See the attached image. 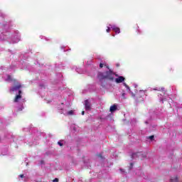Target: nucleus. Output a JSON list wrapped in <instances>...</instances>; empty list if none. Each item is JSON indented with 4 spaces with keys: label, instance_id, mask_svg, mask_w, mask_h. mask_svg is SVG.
<instances>
[{
    "label": "nucleus",
    "instance_id": "obj_1",
    "mask_svg": "<svg viewBox=\"0 0 182 182\" xmlns=\"http://www.w3.org/2000/svg\"><path fill=\"white\" fill-rule=\"evenodd\" d=\"M97 77L100 81L107 79L108 80L113 82V80H114V73L110 70L107 71L105 73H98Z\"/></svg>",
    "mask_w": 182,
    "mask_h": 182
},
{
    "label": "nucleus",
    "instance_id": "obj_16",
    "mask_svg": "<svg viewBox=\"0 0 182 182\" xmlns=\"http://www.w3.org/2000/svg\"><path fill=\"white\" fill-rule=\"evenodd\" d=\"M97 156H98L100 159H105V158H103V156H102L101 154H98Z\"/></svg>",
    "mask_w": 182,
    "mask_h": 182
},
{
    "label": "nucleus",
    "instance_id": "obj_10",
    "mask_svg": "<svg viewBox=\"0 0 182 182\" xmlns=\"http://www.w3.org/2000/svg\"><path fill=\"white\" fill-rule=\"evenodd\" d=\"M68 114H69L70 116H71L72 114H73V110H70V111L68 112Z\"/></svg>",
    "mask_w": 182,
    "mask_h": 182
},
{
    "label": "nucleus",
    "instance_id": "obj_3",
    "mask_svg": "<svg viewBox=\"0 0 182 182\" xmlns=\"http://www.w3.org/2000/svg\"><path fill=\"white\" fill-rule=\"evenodd\" d=\"M132 97L134 99L135 103H140L143 102V96L139 92H136V94L132 93Z\"/></svg>",
    "mask_w": 182,
    "mask_h": 182
},
{
    "label": "nucleus",
    "instance_id": "obj_13",
    "mask_svg": "<svg viewBox=\"0 0 182 182\" xmlns=\"http://www.w3.org/2000/svg\"><path fill=\"white\" fill-rule=\"evenodd\" d=\"M124 86H125V87H127V89H130V87H129V85H127V84L124 83Z\"/></svg>",
    "mask_w": 182,
    "mask_h": 182
},
{
    "label": "nucleus",
    "instance_id": "obj_15",
    "mask_svg": "<svg viewBox=\"0 0 182 182\" xmlns=\"http://www.w3.org/2000/svg\"><path fill=\"white\" fill-rule=\"evenodd\" d=\"M58 144L62 147L63 146V144H62L60 141L58 142Z\"/></svg>",
    "mask_w": 182,
    "mask_h": 182
},
{
    "label": "nucleus",
    "instance_id": "obj_9",
    "mask_svg": "<svg viewBox=\"0 0 182 182\" xmlns=\"http://www.w3.org/2000/svg\"><path fill=\"white\" fill-rule=\"evenodd\" d=\"M178 178L177 177L171 178L170 182H178Z\"/></svg>",
    "mask_w": 182,
    "mask_h": 182
},
{
    "label": "nucleus",
    "instance_id": "obj_22",
    "mask_svg": "<svg viewBox=\"0 0 182 182\" xmlns=\"http://www.w3.org/2000/svg\"><path fill=\"white\" fill-rule=\"evenodd\" d=\"M107 68L109 69V66H107Z\"/></svg>",
    "mask_w": 182,
    "mask_h": 182
},
{
    "label": "nucleus",
    "instance_id": "obj_4",
    "mask_svg": "<svg viewBox=\"0 0 182 182\" xmlns=\"http://www.w3.org/2000/svg\"><path fill=\"white\" fill-rule=\"evenodd\" d=\"M22 90H18V94L16 95L14 102V103H18V102H19V100H21V99H22Z\"/></svg>",
    "mask_w": 182,
    "mask_h": 182
},
{
    "label": "nucleus",
    "instance_id": "obj_17",
    "mask_svg": "<svg viewBox=\"0 0 182 182\" xmlns=\"http://www.w3.org/2000/svg\"><path fill=\"white\" fill-rule=\"evenodd\" d=\"M19 177H21V178H23V177H25V176H23V174H21V175H19Z\"/></svg>",
    "mask_w": 182,
    "mask_h": 182
},
{
    "label": "nucleus",
    "instance_id": "obj_20",
    "mask_svg": "<svg viewBox=\"0 0 182 182\" xmlns=\"http://www.w3.org/2000/svg\"><path fill=\"white\" fill-rule=\"evenodd\" d=\"M82 116L85 114V111L82 112Z\"/></svg>",
    "mask_w": 182,
    "mask_h": 182
},
{
    "label": "nucleus",
    "instance_id": "obj_8",
    "mask_svg": "<svg viewBox=\"0 0 182 182\" xmlns=\"http://www.w3.org/2000/svg\"><path fill=\"white\" fill-rule=\"evenodd\" d=\"M112 30L115 32V33H120V28L119 27H113Z\"/></svg>",
    "mask_w": 182,
    "mask_h": 182
},
{
    "label": "nucleus",
    "instance_id": "obj_7",
    "mask_svg": "<svg viewBox=\"0 0 182 182\" xmlns=\"http://www.w3.org/2000/svg\"><path fill=\"white\" fill-rule=\"evenodd\" d=\"M116 110H117V105H116L115 104L111 106L109 108V112H111V113H113V112H116Z\"/></svg>",
    "mask_w": 182,
    "mask_h": 182
},
{
    "label": "nucleus",
    "instance_id": "obj_21",
    "mask_svg": "<svg viewBox=\"0 0 182 182\" xmlns=\"http://www.w3.org/2000/svg\"><path fill=\"white\" fill-rule=\"evenodd\" d=\"M131 167H133V164H131Z\"/></svg>",
    "mask_w": 182,
    "mask_h": 182
},
{
    "label": "nucleus",
    "instance_id": "obj_11",
    "mask_svg": "<svg viewBox=\"0 0 182 182\" xmlns=\"http://www.w3.org/2000/svg\"><path fill=\"white\" fill-rule=\"evenodd\" d=\"M149 139L150 140H154V136H153V135L149 136Z\"/></svg>",
    "mask_w": 182,
    "mask_h": 182
},
{
    "label": "nucleus",
    "instance_id": "obj_19",
    "mask_svg": "<svg viewBox=\"0 0 182 182\" xmlns=\"http://www.w3.org/2000/svg\"><path fill=\"white\" fill-rule=\"evenodd\" d=\"M106 31H107V32H108V33L110 32V28L108 27Z\"/></svg>",
    "mask_w": 182,
    "mask_h": 182
},
{
    "label": "nucleus",
    "instance_id": "obj_2",
    "mask_svg": "<svg viewBox=\"0 0 182 182\" xmlns=\"http://www.w3.org/2000/svg\"><path fill=\"white\" fill-rule=\"evenodd\" d=\"M7 80L14 82V85L10 88L11 92H16V90H19L22 87V84L18 82V80L13 79L10 75H7Z\"/></svg>",
    "mask_w": 182,
    "mask_h": 182
},
{
    "label": "nucleus",
    "instance_id": "obj_18",
    "mask_svg": "<svg viewBox=\"0 0 182 182\" xmlns=\"http://www.w3.org/2000/svg\"><path fill=\"white\" fill-rule=\"evenodd\" d=\"M100 68H103V63H100Z\"/></svg>",
    "mask_w": 182,
    "mask_h": 182
},
{
    "label": "nucleus",
    "instance_id": "obj_12",
    "mask_svg": "<svg viewBox=\"0 0 182 182\" xmlns=\"http://www.w3.org/2000/svg\"><path fill=\"white\" fill-rule=\"evenodd\" d=\"M53 182H59V178H55L54 180H53Z\"/></svg>",
    "mask_w": 182,
    "mask_h": 182
},
{
    "label": "nucleus",
    "instance_id": "obj_6",
    "mask_svg": "<svg viewBox=\"0 0 182 182\" xmlns=\"http://www.w3.org/2000/svg\"><path fill=\"white\" fill-rule=\"evenodd\" d=\"M114 80H115L116 83H123V82H124V80H125V78L123 76H119Z\"/></svg>",
    "mask_w": 182,
    "mask_h": 182
},
{
    "label": "nucleus",
    "instance_id": "obj_14",
    "mask_svg": "<svg viewBox=\"0 0 182 182\" xmlns=\"http://www.w3.org/2000/svg\"><path fill=\"white\" fill-rule=\"evenodd\" d=\"M122 97H123V99H126V93H122Z\"/></svg>",
    "mask_w": 182,
    "mask_h": 182
},
{
    "label": "nucleus",
    "instance_id": "obj_5",
    "mask_svg": "<svg viewBox=\"0 0 182 182\" xmlns=\"http://www.w3.org/2000/svg\"><path fill=\"white\" fill-rule=\"evenodd\" d=\"M85 110H92V104L89 102V100L85 101Z\"/></svg>",
    "mask_w": 182,
    "mask_h": 182
}]
</instances>
